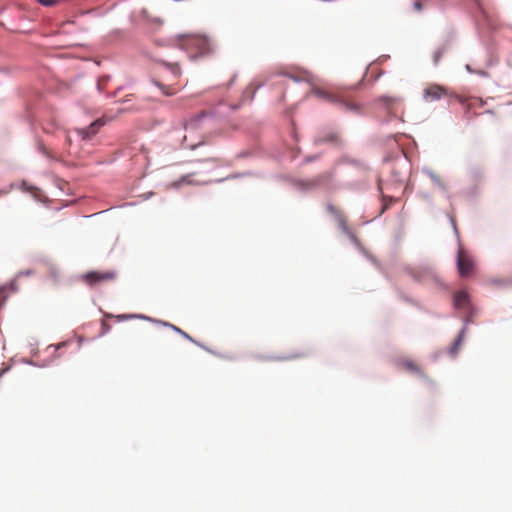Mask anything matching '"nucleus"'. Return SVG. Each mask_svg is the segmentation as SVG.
Wrapping results in <instances>:
<instances>
[{
	"mask_svg": "<svg viewBox=\"0 0 512 512\" xmlns=\"http://www.w3.org/2000/svg\"><path fill=\"white\" fill-rule=\"evenodd\" d=\"M186 134L183 141L187 148L195 149L214 136L223 135L226 120L215 110H205L188 118L184 123Z\"/></svg>",
	"mask_w": 512,
	"mask_h": 512,
	"instance_id": "nucleus-1",
	"label": "nucleus"
},
{
	"mask_svg": "<svg viewBox=\"0 0 512 512\" xmlns=\"http://www.w3.org/2000/svg\"><path fill=\"white\" fill-rule=\"evenodd\" d=\"M180 76L181 69L178 64L161 63L158 68V77L153 82L164 95L171 96L177 92L175 86Z\"/></svg>",
	"mask_w": 512,
	"mask_h": 512,
	"instance_id": "nucleus-2",
	"label": "nucleus"
},
{
	"mask_svg": "<svg viewBox=\"0 0 512 512\" xmlns=\"http://www.w3.org/2000/svg\"><path fill=\"white\" fill-rule=\"evenodd\" d=\"M310 93L329 103L336 104L344 110L357 111L359 109L357 104L329 89L313 87Z\"/></svg>",
	"mask_w": 512,
	"mask_h": 512,
	"instance_id": "nucleus-3",
	"label": "nucleus"
},
{
	"mask_svg": "<svg viewBox=\"0 0 512 512\" xmlns=\"http://www.w3.org/2000/svg\"><path fill=\"white\" fill-rule=\"evenodd\" d=\"M81 278L87 285L95 286L114 281L117 278V272L115 270L89 271Z\"/></svg>",
	"mask_w": 512,
	"mask_h": 512,
	"instance_id": "nucleus-4",
	"label": "nucleus"
},
{
	"mask_svg": "<svg viewBox=\"0 0 512 512\" xmlns=\"http://www.w3.org/2000/svg\"><path fill=\"white\" fill-rule=\"evenodd\" d=\"M457 267L462 277H468L474 270V261L463 249L458 251Z\"/></svg>",
	"mask_w": 512,
	"mask_h": 512,
	"instance_id": "nucleus-5",
	"label": "nucleus"
},
{
	"mask_svg": "<svg viewBox=\"0 0 512 512\" xmlns=\"http://www.w3.org/2000/svg\"><path fill=\"white\" fill-rule=\"evenodd\" d=\"M447 95H449L448 89L438 84L430 85L424 89L425 101H437Z\"/></svg>",
	"mask_w": 512,
	"mask_h": 512,
	"instance_id": "nucleus-6",
	"label": "nucleus"
},
{
	"mask_svg": "<svg viewBox=\"0 0 512 512\" xmlns=\"http://www.w3.org/2000/svg\"><path fill=\"white\" fill-rule=\"evenodd\" d=\"M333 179V173L330 171L324 172L315 178L301 183L306 189H313L320 185L327 184Z\"/></svg>",
	"mask_w": 512,
	"mask_h": 512,
	"instance_id": "nucleus-7",
	"label": "nucleus"
},
{
	"mask_svg": "<svg viewBox=\"0 0 512 512\" xmlns=\"http://www.w3.org/2000/svg\"><path fill=\"white\" fill-rule=\"evenodd\" d=\"M105 124V121L103 119H97L93 123H91L87 128L77 129V133L84 139H90L92 136H94L100 127H102Z\"/></svg>",
	"mask_w": 512,
	"mask_h": 512,
	"instance_id": "nucleus-8",
	"label": "nucleus"
},
{
	"mask_svg": "<svg viewBox=\"0 0 512 512\" xmlns=\"http://www.w3.org/2000/svg\"><path fill=\"white\" fill-rule=\"evenodd\" d=\"M402 99L398 96H381L378 102L383 104L388 111L392 112L393 109L401 103Z\"/></svg>",
	"mask_w": 512,
	"mask_h": 512,
	"instance_id": "nucleus-9",
	"label": "nucleus"
},
{
	"mask_svg": "<svg viewBox=\"0 0 512 512\" xmlns=\"http://www.w3.org/2000/svg\"><path fill=\"white\" fill-rule=\"evenodd\" d=\"M454 305L458 309H465L469 306V295L466 291L461 290L454 295Z\"/></svg>",
	"mask_w": 512,
	"mask_h": 512,
	"instance_id": "nucleus-10",
	"label": "nucleus"
},
{
	"mask_svg": "<svg viewBox=\"0 0 512 512\" xmlns=\"http://www.w3.org/2000/svg\"><path fill=\"white\" fill-rule=\"evenodd\" d=\"M188 40L190 43L195 44L201 51H204L206 49L207 40L205 38L200 36H193L190 37Z\"/></svg>",
	"mask_w": 512,
	"mask_h": 512,
	"instance_id": "nucleus-11",
	"label": "nucleus"
},
{
	"mask_svg": "<svg viewBox=\"0 0 512 512\" xmlns=\"http://www.w3.org/2000/svg\"><path fill=\"white\" fill-rule=\"evenodd\" d=\"M327 210L331 214H333V215H335L337 217V219H338V221H339L341 226H343V227L345 226V222H346L345 221V217L343 216L342 212L338 208H336L333 205H328L327 206Z\"/></svg>",
	"mask_w": 512,
	"mask_h": 512,
	"instance_id": "nucleus-12",
	"label": "nucleus"
},
{
	"mask_svg": "<svg viewBox=\"0 0 512 512\" xmlns=\"http://www.w3.org/2000/svg\"><path fill=\"white\" fill-rule=\"evenodd\" d=\"M337 141H338V135L336 133H330L327 136L317 137L315 139L316 144H322L324 142H337Z\"/></svg>",
	"mask_w": 512,
	"mask_h": 512,
	"instance_id": "nucleus-13",
	"label": "nucleus"
},
{
	"mask_svg": "<svg viewBox=\"0 0 512 512\" xmlns=\"http://www.w3.org/2000/svg\"><path fill=\"white\" fill-rule=\"evenodd\" d=\"M430 177L432 179V181L437 184L439 187L445 189L446 188V185H445V182L443 181L442 177L434 172H431L430 173Z\"/></svg>",
	"mask_w": 512,
	"mask_h": 512,
	"instance_id": "nucleus-14",
	"label": "nucleus"
},
{
	"mask_svg": "<svg viewBox=\"0 0 512 512\" xmlns=\"http://www.w3.org/2000/svg\"><path fill=\"white\" fill-rule=\"evenodd\" d=\"M129 318H139L141 320H146V321L152 320L150 317H147L144 315H120V316H117L118 320H127Z\"/></svg>",
	"mask_w": 512,
	"mask_h": 512,
	"instance_id": "nucleus-15",
	"label": "nucleus"
},
{
	"mask_svg": "<svg viewBox=\"0 0 512 512\" xmlns=\"http://www.w3.org/2000/svg\"><path fill=\"white\" fill-rule=\"evenodd\" d=\"M7 290H9V291H16L17 290V288L15 287V280L11 281L9 284H7L5 286H2V288H1L2 294L4 292H6Z\"/></svg>",
	"mask_w": 512,
	"mask_h": 512,
	"instance_id": "nucleus-16",
	"label": "nucleus"
},
{
	"mask_svg": "<svg viewBox=\"0 0 512 512\" xmlns=\"http://www.w3.org/2000/svg\"><path fill=\"white\" fill-rule=\"evenodd\" d=\"M444 53V50L443 49H438L434 52V55H433V60H434V63L435 64H438L442 55Z\"/></svg>",
	"mask_w": 512,
	"mask_h": 512,
	"instance_id": "nucleus-17",
	"label": "nucleus"
},
{
	"mask_svg": "<svg viewBox=\"0 0 512 512\" xmlns=\"http://www.w3.org/2000/svg\"><path fill=\"white\" fill-rule=\"evenodd\" d=\"M38 1L45 6H53L58 2L57 0H38Z\"/></svg>",
	"mask_w": 512,
	"mask_h": 512,
	"instance_id": "nucleus-18",
	"label": "nucleus"
},
{
	"mask_svg": "<svg viewBox=\"0 0 512 512\" xmlns=\"http://www.w3.org/2000/svg\"><path fill=\"white\" fill-rule=\"evenodd\" d=\"M188 175L187 176H184L180 179V181L176 182L174 185L175 186H180L182 183H190V181L188 180Z\"/></svg>",
	"mask_w": 512,
	"mask_h": 512,
	"instance_id": "nucleus-19",
	"label": "nucleus"
},
{
	"mask_svg": "<svg viewBox=\"0 0 512 512\" xmlns=\"http://www.w3.org/2000/svg\"><path fill=\"white\" fill-rule=\"evenodd\" d=\"M414 8L417 11H421L422 10V3L420 1H415L414 2Z\"/></svg>",
	"mask_w": 512,
	"mask_h": 512,
	"instance_id": "nucleus-20",
	"label": "nucleus"
},
{
	"mask_svg": "<svg viewBox=\"0 0 512 512\" xmlns=\"http://www.w3.org/2000/svg\"><path fill=\"white\" fill-rule=\"evenodd\" d=\"M23 187H25L26 190H35V192H34L35 196L38 194V189H33L32 187H27L26 183H23Z\"/></svg>",
	"mask_w": 512,
	"mask_h": 512,
	"instance_id": "nucleus-21",
	"label": "nucleus"
},
{
	"mask_svg": "<svg viewBox=\"0 0 512 512\" xmlns=\"http://www.w3.org/2000/svg\"><path fill=\"white\" fill-rule=\"evenodd\" d=\"M383 200H384V201H387V200H388V201H389V204H391L392 202H394V201H395V199H394L393 197H383Z\"/></svg>",
	"mask_w": 512,
	"mask_h": 512,
	"instance_id": "nucleus-22",
	"label": "nucleus"
},
{
	"mask_svg": "<svg viewBox=\"0 0 512 512\" xmlns=\"http://www.w3.org/2000/svg\"><path fill=\"white\" fill-rule=\"evenodd\" d=\"M286 76H288L289 78L293 79L294 81H298L299 80L298 77L290 75V74H286Z\"/></svg>",
	"mask_w": 512,
	"mask_h": 512,
	"instance_id": "nucleus-23",
	"label": "nucleus"
}]
</instances>
